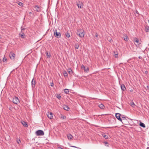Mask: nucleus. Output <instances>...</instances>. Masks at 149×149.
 <instances>
[{"label":"nucleus","mask_w":149,"mask_h":149,"mask_svg":"<svg viewBox=\"0 0 149 149\" xmlns=\"http://www.w3.org/2000/svg\"><path fill=\"white\" fill-rule=\"evenodd\" d=\"M76 34L81 38L83 37L84 36V31L83 30L79 29L77 30Z\"/></svg>","instance_id":"nucleus-1"},{"label":"nucleus","mask_w":149,"mask_h":149,"mask_svg":"<svg viewBox=\"0 0 149 149\" xmlns=\"http://www.w3.org/2000/svg\"><path fill=\"white\" fill-rule=\"evenodd\" d=\"M54 32V35L57 38H59L61 37V34L59 32H57L56 29L53 30Z\"/></svg>","instance_id":"nucleus-2"},{"label":"nucleus","mask_w":149,"mask_h":149,"mask_svg":"<svg viewBox=\"0 0 149 149\" xmlns=\"http://www.w3.org/2000/svg\"><path fill=\"white\" fill-rule=\"evenodd\" d=\"M133 42L135 45L137 47H138L140 46L141 42H140V41L138 38H135Z\"/></svg>","instance_id":"nucleus-3"},{"label":"nucleus","mask_w":149,"mask_h":149,"mask_svg":"<svg viewBox=\"0 0 149 149\" xmlns=\"http://www.w3.org/2000/svg\"><path fill=\"white\" fill-rule=\"evenodd\" d=\"M13 102L14 104H17L19 102V100L17 97L15 96L13 97Z\"/></svg>","instance_id":"nucleus-4"},{"label":"nucleus","mask_w":149,"mask_h":149,"mask_svg":"<svg viewBox=\"0 0 149 149\" xmlns=\"http://www.w3.org/2000/svg\"><path fill=\"white\" fill-rule=\"evenodd\" d=\"M36 134L37 136H43L44 135V133L42 130H38L36 132Z\"/></svg>","instance_id":"nucleus-5"},{"label":"nucleus","mask_w":149,"mask_h":149,"mask_svg":"<svg viewBox=\"0 0 149 149\" xmlns=\"http://www.w3.org/2000/svg\"><path fill=\"white\" fill-rule=\"evenodd\" d=\"M115 116L116 118H117L118 120L121 121L123 124H125V123H124V122H123V121H122V120L120 118L121 115L120 113H117L116 114Z\"/></svg>","instance_id":"nucleus-6"},{"label":"nucleus","mask_w":149,"mask_h":149,"mask_svg":"<svg viewBox=\"0 0 149 149\" xmlns=\"http://www.w3.org/2000/svg\"><path fill=\"white\" fill-rule=\"evenodd\" d=\"M77 3L79 8H83V4L81 2L79 1L78 2H77Z\"/></svg>","instance_id":"nucleus-7"},{"label":"nucleus","mask_w":149,"mask_h":149,"mask_svg":"<svg viewBox=\"0 0 149 149\" xmlns=\"http://www.w3.org/2000/svg\"><path fill=\"white\" fill-rule=\"evenodd\" d=\"M15 54L12 52H10L9 55L10 58L13 60H14L15 59Z\"/></svg>","instance_id":"nucleus-8"},{"label":"nucleus","mask_w":149,"mask_h":149,"mask_svg":"<svg viewBox=\"0 0 149 149\" xmlns=\"http://www.w3.org/2000/svg\"><path fill=\"white\" fill-rule=\"evenodd\" d=\"M31 83L32 87L33 88L35 87L36 84V81L34 80V78L32 80Z\"/></svg>","instance_id":"nucleus-9"},{"label":"nucleus","mask_w":149,"mask_h":149,"mask_svg":"<svg viewBox=\"0 0 149 149\" xmlns=\"http://www.w3.org/2000/svg\"><path fill=\"white\" fill-rule=\"evenodd\" d=\"M47 116L49 118L52 119L53 118L52 113L51 112H50L49 113L48 112V114H47Z\"/></svg>","instance_id":"nucleus-10"},{"label":"nucleus","mask_w":149,"mask_h":149,"mask_svg":"<svg viewBox=\"0 0 149 149\" xmlns=\"http://www.w3.org/2000/svg\"><path fill=\"white\" fill-rule=\"evenodd\" d=\"M35 10L38 12H39L40 11V8L38 6H36L34 7Z\"/></svg>","instance_id":"nucleus-11"},{"label":"nucleus","mask_w":149,"mask_h":149,"mask_svg":"<svg viewBox=\"0 0 149 149\" xmlns=\"http://www.w3.org/2000/svg\"><path fill=\"white\" fill-rule=\"evenodd\" d=\"M120 86L121 88L122 91H125L126 90V88L124 84H122Z\"/></svg>","instance_id":"nucleus-12"},{"label":"nucleus","mask_w":149,"mask_h":149,"mask_svg":"<svg viewBox=\"0 0 149 149\" xmlns=\"http://www.w3.org/2000/svg\"><path fill=\"white\" fill-rule=\"evenodd\" d=\"M21 123L25 127H28V125L26 122L23 121L21 122Z\"/></svg>","instance_id":"nucleus-13"},{"label":"nucleus","mask_w":149,"mask_h":149,"mask_svg":"<svg viewBox=\"0 0 149 149\" xmlns=\"http://www.w3.org/2000/svg\"><path fill=\"white\" fill-rule=\"evenodd\" d=\"M67 137L68 139L70 140L72 139V138H73V136L70 134H68L67 135Z\"/></svg>","instance_id":"nucleus-14"},{"label":"nucleus","mask_w":149,"mask_h":149,"mask_svg":"<svg viewBox=\"0 0 149 149\" xmlns=\"http://www.w3.org/2000/svg\"><path fill=\"white\" fill-rule=\"evenodd\" d=\"M69 74L71 75L72 73V71L71 68H69L67 70Z\"/></svg>","instance_id":"nucleus-15"},{"label":"nucleus","mask_w":149,"mask_h":149,"mask_svg":"<svg viewBox=\"0 0 149 149\" xmlns=\"http://www.w3.org/2000/svg\"><path fill=\"white\" fill-rule=\"evenodd\" d=\"M64 77H68V74L67 72L65 71H64L63 73Z\"/></svg>","instance_id":"nucleus-16"},{"label":"nucleus","mask_w":149,"mask_h":149,"mask_svg":"<svg viewBox=\"0 0 149 149\" xmlns=\"http://www.w3.org/2000/svg\"><path fill=\"white\" fill-rule=\"evenodd\" d=\"M74 47L76 49H78L79 47V44L77 42H76L75 44Z\"/></svg>","instance_id":"nucleus-17"},{"label":"nucleus","mask_w":149,"mask_h":149,"mask_svg":"<svg viewBox=\"0 0 149 149\" xmlns=\"http://www.w3.org/2000/svg\"><path fill=\"white\" fill-rule=\"evenodd\" d=\"M145 30L146 32H149V26H146L145 27Z\"/></svg>","instance_id":"nucleus-18"},{"label":"nucleus","mask_w":149,"mask_h":149,"mask_svg":"<svg viewBox=\"0 0 149 149\" xmlns=\"http://www.w3.org/2000/svg\"><path fill=\"white\" fill-rule=\"evenodd\" d=\"M139 125L141 127H142L143 128H145L146 127V126L143 123L140 122Z\"/></svg>","instance_id":"nucleus-19"},{"label":"nucleus","mask_w":149,"mask_h":149,"mask_svg":"<svg viewBox=\"0 0 149 149\" xmlns=\"http://www.w3.org/2000/svg\"><path fill=\"white\" fill-rule=\"evenodd\" d=\"M64 110L66 111H68V110L70 109L69 107L66 105H65L64 106Z\"/></svg>","instance_id":"nucleus-20"},{"label":"nucleus","mask_w":149,"mask_h":149,"mask_svg":"<svg viewBox=\"0 0 149 149\" xmlns=\"http://www.w3.org/2000/svg\"><path fill=\"white\" fill-rule=\"evenodd\" d=\"M123 38L124 40L126 41H127L129 39V38L127 35H124Z\"/></svg>","instance_id":"nucleus-21"},{"label":"nucleus","mask_w":149,"mask_h":149,"mask_svg":"<svg viewBox=\"0 0 149 149\" xmlns=\"http://www.w3.org/2000/svg\"><path fill=\"white\" fill-rule=\"evenodd\" d=\"M121 117L122 118V121H123V122L124 121V120H126V117L125 116V115H122L121 116Z\"/></svg>","instance_id":"nucleus-22"},{"label":"nucleus","mask_w":149,"mask_h":149,"mask_svg":"<svg viewBox=\"0 0 149 149\" xmlns=\"http://www.w3.org/2000/svg\"><path fill=\"white\" fill-rule=\"evenodd\" d=\"M84 70L85 72L88 73L89 72V68L88 67L86 68Z\"/></svg>","instance_id":"nucleus-23"},{"label":"nucleus","mask_w":149,"mask_h":149,"mask_svg":"<svg viewBox=\"0 0 149 149\" xmlns=\"http://www.w3.org/2000/svg\"><path fill=\"white\" fill-rule=\"evenodd\" d=\"M99 107L101 109H103L104 107V106L102 104H100L99 105Z\"/></svg>","instance_id":"nucleus-24"},{"label":"nucleus","mask_w":149,"mask_h":149,"mask_svg":"<svg viewBox=\"0 0 149 149\" xmlns=\"http://www.w3.org/2000/svg\"><path fill=\"white\" fill-rule=\"evenodd\" d=\"M65 35L68 38H69L70 36V34L68 32L65 33Z\"/></svg>","instance_id":"nucleus-25"},{"label":"nucleus","mask_w":149,"mask_h":149,"mask_svg":"<svg viewBox=\"0 0 149 149\" xmlns=\"http://www.w3.org/2000/svg\"><path fill=\"white\" fill-rule=\"evenodd\" d=\"M130 105L132 107H134L135 106L134 103L133 102H131Z\"/></svg>","instance_id":"nucleus-26"},{"label":"nucleus","mask_w":149,"mask_h":149,"mask_svg":"<svg viewBox=\"0 0 149 149\" xmlns=\"http://www.w3.org/2000/svg\"><path fill=\"white\" fill-rule=\"evenodd\" d=\"M3 61L4 62L6 63L7 62V59L6 58L4 57L3 58Z\"/></svg>","instance_id":"nucleus-27"},{"label":"nucleus","mask_w":149,"mask_h":149,"mask_svg":"<svg viewBox=\"0 0 149 149\" xmlns=\"http://www.w3.org/2000/svg\"><path fill=\"white\" fill-rule=\"evenodd\" d=\"M64 92L68 94L69 93V91L68 89H65Z\"/></svg>","instance_id":"nucleus-28"},{"label":"nucleus","mask_w":149,"mask_h":149,"mask_svg":"<svg viewBox=\"0 0 149 149\" xmlns=\"http://www.w3.org/2000/svg\"><path fill=\"white\" fill-rule=\"evenodd\" d=\"M46 55L47 56V57L48 58H50L51 56L50 54H49L48 52H47L46 53Z\"/></svg>","instance_id":"nucleus-29"},{"label":"nucleus","mask_w":149,"mask_h":149,"mask_svg":"<svg viewBox=\"0 0 149 149\" xmlns=\"http://www.w3.org/2000/svg\"><path fill=\"white\" fill-rule=\"evenodd\" d=\"M18 4L20 6H22L23 3L20 2H18Z\"/></svg>","instance_id":"nucleus-30"},{"label":"nucleus","mask_w":149,"mask_h":149,"mask_svg":"<svg viewBox=\"0 0 149 149\" xmlns=\"http://www.w3.org/2000/svg\"><path fill=\"white\" fill-rule=\"evenodd\" d=\"M24 33H22V34L20 35V37L22 38H24Z\"/></svg>","instance_id":"nucleus-31"},{"label":"nucleus","mask_w":149,"mask_h":149,"mask_svg":"<svg viewBox=\"0 0 149 149\" xmlns=\"http://www.w3.org/2000/svg\"><path fill=\"white\" fill-rule=\"evenodd\" d=\"M114 56L115 58H118V53H116V54H114Z\"/></svg>","instance_id":"nucleus-32"},{"label":"nucleus","mask_w":149,"mask_h":149,"mask_svg":"<svg viewBox=\"0 0 149 149\" xmlns=\"http://www.w3.org/2000/svg\"><path fill=\"white\" fill-rule=\"evenodd\" d=\"M102 136L105 139H108V136L107 135H103Z\"/></svg>","instance_id":"nucleus-33"},{"label":"nucleus","mask_w":149,"mask_h":149,"mask_svg":"<svg viewBox=\"0 0 149 149\" xmlns=\"http://www.w3.org/2000/svg\"><path fill=\"white\" fill-rule=\"evenodd\" d=\"M85 68L86 67L83 65L81 67V68L82 70H84Z\"/></svg>","instance_id":"nucleus-34"},{"label":"nucleus","mask_w":149,"mask_h":149,"mask_svg":"<svg viewBox=\"0 0 149 149\" xmlns=\"http://www.w3.org/2000/svg\"><path fill=\"white\" fill-rule=\"evenodd\" d=\"M50 85L51 86L53 87L54 86V83H53V82L52 81V82H51L50 83Z\"/></svg>","instance_id":"nucleus-35"},{"label":"nucleus","mask_w":149,"mask_h":149,"mask_svg":"<svg viewBox=\"0 0 149 149\" xmlns=\"http://www.w3.org/2000/svg\"><path fill=\"white\" fill-rule=\"evenodd\" d=\"M61 118L62 119H64L65 118H66V117L64 116H63L61 117Z\"/></svg>","instance_id":"nucleus-36"},{"label":"nucleus","mask_w":149,"mask_h":149,"mask_svg":"<svg viewBox=\"0 0 149 149\" xmlns=\"http://www.w3.org/2000/svg\"><path fill=\"white\" fill-rule=\"evenodd\" d=\"M17 142L18 144H19V143L21 142L20 140L19 139L18 140H17Z\"/></svg>","instance_id":"nucleus-37"},{"label":"nucleus","mask_w":149,"mask_h":149,"mask_svg":"<svg viewBox=\"0 0 149 149\" xmlns=\"http://www.w3.org/2000/svg\"><path fill=\"white\" fill-rule=\"evenodd\" d=\"M57 97L59 99H60L61 98V96H60V95H58V97Z\"/></svg>","instance_id":"nucleus-38"},{"label":"nucleus","mask_w":149,"mask_h":149,"mask_svg":"<svg viewBox=\"0 0 149 149\" xmlns=\"http://www.w3.org/2000/svg\"><path fill=\"white\" fill-rule=\"evenodd\" d=\"M9 109L10 110V111H12V109H13V108L12 107H9Z\"/></svg>","instance_id":"nucleus-39"},{"label":"nucleus","mask_w":149,"mask_h":149,"mask_svg":"<svg viewBox=\"0 0 149 149\" xmlns=\"http://www.w3.org/2000/svg\"><path fill=\"white\" fill-rule=\"evenodd\" d=\"M95 36L96 37H97V36H98V34H97V33H95Z\"/></svg>","instance_id":"nucleus-40"},{"label":"nucleus","mask_w":149,"mask_h":149,"mask_svg":"<svg viewBox=\"0 0 149 149\" xmlns=\"http://www.w3.org/2000/svg\"><path fill=\"white\" fill-rule=\"evenodd\" d=\"M116 53H118V52H117V51H116V52L115 51L114 52V54H116Z\"/></svg>","instance_id":"nucleus-41"},{"label":"nucleus","mask_w":149,"mask_h":149,"mask_svg":"<svg viewBox=\"0 0 149 149\" xmlns=\"http://www.w3.org/2000/svg\"><path fill=\"white\" fill-rule=\"evenodd\" d=\"M58 148H59V149H63V148L60 147H58Z\"/></svg>","instance_id":"nucleus-42"},{"label":"nucleus","mask_w":149,"mask_h":149,"mask_svg":"<svg viewBox=\"0 0 149 149\" xmlns=\"http://www.w3.org/2000/svg\"><path fill=\"white\" fill-rule=\"evenodd\" d=\"M147 88L149 89V86H147L146 87Z\"/></svg>","instance_id":"nucleus-43"},{"label":"nucleus","mask_w":149,"mask_h":149,"mask_svg":"<svg viewBox=\"0 0 149 149\" xmlns=\"http://www.w3.org/2000/svg\"><path fill=\"white\" fill-rule=\"evenodd\" d=\"M22 31L23 30H24V28H23L22 29Z\"/></svg>","instance_id":"nucleus-44"},{"label":"nucleus","mask_w":149,"mask_h":149,"mask_svg":"<svg viewBox=\"0 0 149 149\" xmlns=\"http://www.w3.org/2000/svg\"><path fill=\"white\" fill-rule=\"evenodd\" d=\"M139 58H141V56H139Z\"/></svg>","instance_id":"nucleus-45"},{"label":"nucleus","mask_w":149,"mask_h":149,"mask_svg":"<svg viewBox=\"0 0 149 149\" xmlns=\"http://www.w3.org/2000/svg\"><path fill=\"white\" fill-rule=\"evenodd\" d=\"M72 147H75V148H78V147H76V146H72Z\"/></svg>","instance_id":"nucleus-46"},{"label":"nucleus","mask_w":149,"mask_h":149,"mask_svg":"<svg viewBox=\"0 0 149 149\" xmlns=\"http://www.w3.org/2000/svg\"><path fill=\"white\" fill-rule=\"evenodd\" d=\"M29 14H31L32 13L31 12H30L29 13Z\"/></svg>","instance_id":"nucleus-47"},{"label":"nucleus","mask_w":149,"mask_h":149,"mask_svg":"<svg viewBox=\"0 0 149 149\" xmlns=\"http://www.w3.org/2000/svg\"><path fill=\"white\" fill-rule=\"evenodd\" d=\"M146 149H149V147H148L147 148H146Z\"/></svg>","instance_id":"nucleus-48"},{"label":"nucleus","mask_w":149,"mask_h":149,"mask_svg":"<svg viewBox=\"0 0 149 149\" xmlns=\"http://www.w3.org/2000/svg\"><path fill=\"white\" fill-rule=\"evenodd\" d=\"M138 11H136V13H138Z\"/></svg>","instance_id":"nucleus-49"},{"label":"nucleus","mask_w":149,"mask_h":149,"mask_svg":"<svg viewBox=\"0 0 149 149\" xmlns=\"http://www.w3.org/2000/svg\"><path fill=\"white\" fill-rule=\"evenodd\" d=\"M111 40H110V42H111Z\"/></svg>","instance_id":"nucleus-50"},{"label":"nucleus","mask_w":149,"mask_h":149,"mask_svg":"<svg viewBox=\"0 0 149 149\" xmlns=\"http://www.w3.org/2000/svg\"><path fill=\"white\" fill-rule=\"evenodd\" d=\"M148 50H149V48H148Z\"/></svg>","instance_id":"nucleus-51"}]
</instances>
